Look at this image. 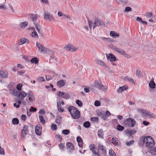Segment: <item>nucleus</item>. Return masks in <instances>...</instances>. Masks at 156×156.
<instances>
[{
    "instance_id": "26",
    "label": "nucleus",
    "mask_w": 156,
    "mask_h": 156,
    "mask_svg": "<svg viewBox=\"0 0 156 156\" xmlns=\"http://www.w3.org/2000/svg\"><path fill=\"white\" fill-rule=\"evenodd\" d=\"M116 2L118 4L126 5L128 2V0H115Z\"/></svg>"
},
{
    "instance_id": "25",
    "label": "nucleus",
    "mask_w": 156,
    "mask_h": 156,
    "mask_svg": "<svg viewBox=\"0 0 156 156\" xmlns=\"http://www.w3.org/2000/svg\"><path fill=\"white\" fill-rule=\"evenodd\" d=\"M147 151L150 153L152 155H156V147H154L151 149L148 150Z\"/></svg>"
},
{
    "instance_id": "49",
    "label": "nucleus",
    "mask_w": 156,
    "mask_h": 156,
    "mask_svg": "<svg viewBox=\"0 0 156 156\" xmlns=\"http://www.w3.org/2000/svg\"><path fill=\"white\" fill-rule=\"evenodd\" d=\"M124 129V127L120 125H118L117 126V129L119 131L122 130Z\"/></svg>"
},
{
    "instance_id": "47",
    "label": "nucleus",
    "mask_w": 156,
    "mask_h": 156,
    "mask_svg": "<svg viewBox=\"0 0 156 156\" xmlns=\"http://www.w3.org/2000/svg\"><path fill=\"white\" fill-rule=\"evenodd\" d=\"M39 118L40 121V122L43 124H44L45 123V121L44 119L43 116L42 115H39Z\"/></svg>"
},
{
    "instance_id": "18",
    "label": "nucleus",
    "mask_w": 156,
    "mask_h": 156,
    "mask_svg": "<svg viewBox=\"0 0 156 156\" xmlns=\"http://www.w3.org/2000/svg\"><path fill=\"white\" fill-rule=\"evenodd\" d=\"M29 42V40H28L26 38L23 37L20 39V42H19V45H22L25 43H28Z\"/></svg>"
},
{
    "instance_id": "2",
    "label": "nucleus",
    "mask_w": 156,
    "mask_h": 156,
    "mask_svg": "<svg viewBox=\"0 0 156 156\" xmlns=\"http://www.w3.org/2000/svg\"><path fill=\"white\" fill-rule=\"evenodd\" d=\"M68 110L71 116L74 119H79L80 117V112L77 108L73 106H69L68 108Z\"/></svg>"
},
{
    "instance_id": "33",
    "label": "nucleus",
    "mask_w": 156,
    "mask_h": 156,
    "mask_svg": "<svg viewBox=\"0 0 156 156\" xmlns=\"http://www.w3.org/2000/svg\"><path fill=\"white\" fill-rule=\"evenodd\" d=\"M98 150L97 149L92 151L93 156H100V155L98 153Z\"/></svg>"
},
{
    "instance_id": "24",
    "label": "nucleus",
    "mask_w": 156,
    "mask_h": 156,
    "mask_svg": "<svg viewBox=\"0 0 156 156\" xmlns=\"http://www.w3.org/2000/svg\"><path fill=\"white\" fill-rule=\"evenodd\" d=\"M31 28L34 30V31L31 33V35L33 37H34L36 38H38L39 37V36L37 34L36 31H35V29L34 28L32 27H31ZM30 29L31 28H30Z\"/></svg>"
},
{
    "instance_id": "7",
    "label": "nucleus",
    "mask_w": 156,
    "mask_h": 156,
    "mask_svg": "<svg viewBox=\"0 0 156 156\" xmlns=\"http://www.w3.org/2000/svg\"><path fill=\"white\" fill-rule=\"evenodd\" d=\"M36 45V46L38 48L39 51L43 53H46L47 52V48L44 46H42L39 42H37Z\"/></svg>"
},
{
    "instance_id": "56",
    "label": "nucleus",
    "mask_w": 156,
    "mask_h": 156,
    "mask_svg": "<svg viewBox=\"0 0 156 156\" xmlns=\"http://www.w3.org/2000/svg\"><path fill=\"white\" fill-rule=\"evenodd\" d=\"M37 80L39 82H41L45 81L44 78L42 77H40L38 78Z\"/></svg>"
},
{
    "instance_id": "37",
    "label": "nucleus",
    "mask_w": 156,
    "mask_h": 156,
    "mask_svg": "<svg viewBox=\"0 0 156 156\" xmlns=\"http://www.w3.org/2000/svg\"><path fill=\"white\" fill-rule=\"evenodd\" d=\"M97 62L101 66H103L105 67H107V66L105 64V62L99 60H97Z\"/></svg>"
},
{
    "instance_id": "42",
    "label": "nucleus",
    "mask_w": 156,
    "mask_h": 156,
    "mask_svg": "<svg viewBox=\"0 0 156 156\" xmlns=\"http://www.w3.org/2000/svg\"><path fill=\"white\" fill-rule=\"evenodd\" d=\"M28 24V22L27 21L24 22L20 24V27L21 28L25 27Z\"/></svg>"
},
{
    "instance_id": "63",
    "label": "nucleus",
    "mask_w": 156,
    "mask_h": 156,
    "mask_svg": "<svg viewBox=\"0 0 156 156\" xmlns=\"http://www.w3.org/2000/svg\"><path fill=\"white\" fill-rule=\"evenodd\" d=\"M98 118L97 117L91 118L90 119L91 121L94 122H97L98 121Z\"/></svg>"
},
{
    "instance_id": "34",
    "label": "nucleus",
    "mask_w": 156,
    "mask_h": 156,
    "mask_svg": "<svg viewBox=\"0 0 156 156\" xmlns=\"http://www.w3.org/2000/svg\"><path fill=\"white\" fill-rule=\"evenodd\" d=\"M107 89L108 88L106 86H104L102 84L101 85L100 87L99 88V90H100L104 92H106L107 91Z\"/></svg>"
},
{
    "instance_id": "15",
    "label": "nucleus",
    "mask_w": 156,
    "mask_h": 156,
    "mask_svg": "<svg viewBox=\"0 0 156 156\" xmlns=\"http://www.w3.org/2000/svg\"><path fill=\"white\" fill-rule=\"evenodd\" d=\"M76 140L78 143L79 146L82 147L83 144V140L81 138L80 136H78L76 138Z\"/></svg>"
},
{
    "instance_id": "21",
    "label": "nucleus",
    "mask_w": 156,
    "mask_h": 156,
    "mask_svg": "<svg viewBox=\"0 0 156 156\" xmlns=\"http://www.w3.org/2000/svg\"><path fill=\"white\" fill-rule=\"evenodd\" d=\"M88 22L89 27H88L87 25L85 26L84 27V28L85 29H86L87 30H89L90 29V30H91L92 23L91 21L89 20H88Z\"/></svg>"
},
{
    "instance_id": "57",
    "label": "nucleus",
    "mask_w": 156,
    "mask_h": 156,
    "mask_svg": "<svg viewBox=\"0 0 156 156\" xmlns=\"http://www.w3.org/2000/svg\"><path fill=\"white\" fill-rule=\"evenodd\" d=\"M69 97L70 96H69V95L68 94L66 93H64V94L62 97L63 98L66 99H67L69 98Z\"/></svg>"
},
{
    "instance_id": "12",
    "label": "nucleus",
    "mask_w": 156,
    "mask_h": 156,
    "mask_svg": "<svg viewBox=\"0 0 156 156\" xmlns=\"http://www.w3.org/2000/svg\"><path fill=\"white\" fill-rule=\"evenodd\" d=\"M67 149L70 152H72L74 150V147L73 144L70 142H68L66 144Z\"/></svg>"
},
{
    "instance_id": "10",
    "label": "nucleus",
    "mask_w": 156,
    "mask_h": 156,
    "mask_svg": "<svg viewBox=\"0 0 156 156\" xmlns=\"http://www.w3.org/2000/svg\"><path fill=\"white\" fill-rule=\"evenodd\" d=\"M42 126L38 124L36 126L35 129V133L37 135H40L41 133Z\"/></svg>"
},
{
    "instance_id": "51",
    "label": "nucleus",
    "mask_w": 156,
    "mask_h": 156,
    "mask_svg": "<svg viewBox=\"0 0 156 156\" xmlns=\"http://www.w3.org/2000/svg\"><path fill=\"white\" fill-rule=\"evenodd\" d=\"M89 148L90 150L92 151L96 149V148L95 147V145L94 144H91L89 146Z\"/></svg>"
},
{
    "instance_id": "40",
    "label": "nucleus",
    "mask_w": 156,
    "mask_h": 156,
    "mask_svg": "<svg viewBox=\"0 0 156 156\" xmlns=\"http://www.w3.org/2000/svg\"><path fill=\"white\" fill-rule=\"evenodd\" d=\"M124 79L126 81H128L130 83H134V82L132 78L126 76L125 78Z\"/></svg>"
},
{
    "instance_id": "59",
    "label": "nucleus",
    "mask_w": 156,
    "mask_h": 156,
    "mask_svg": "<svg viewBox=\"0 0 156 156\" xmlns=\"http://www.w3.org/2000/svg\"><path fill=\"white\" fill-rule=\"evenodd\" d=\"M62 133L65 135H67L69 133V131L68 129H64L62 131Z\"/></svg>"
},
{
    "instance_id": "55",
    "label": "nucleus",
    "mask_w": 156,
    "mask_h": 156,
    "mask_svg": "<svg viewBox=\"0 0 156 156\" xmlns=\"http://www.w3.org/2000/svg\"><path fill=\"white\" fill-rule=\"evenodd\" d=\"M0 75L3 78L7 77V76L5 74V73L3 71H1L0 72Z\"/></svg>"
},
{
    "instance_id": "41",
    "label": "nucleus",
    "mask_w": 156,
    "mask_h": 156,
    "mask_svg": "<svg viewBox=\"0 0 156 156\" xmlns=\"http://www.w3.org/2000/svg\"><path fill=\"white\" fill-rule=\"evenodd\" d=\"M136 132V131L135 130H129L127 131V133L131 136L132 135L135 133Z\"/></svg>"
},
{
    "instance_id": "29",
    "label": "nucleus",
    "mask_w": 156,
    "mask_h": 156,
    "mask_svg": "<svg viewBox=\"0 0 156 156\" xmlns=\"http://www.w3.org/2000/svg\"><path fill=\"white\" fill-rule=\"evenodd\" d=\"M10 93L13 95L16 96L17 93H18V91L16 90L10 89L9 90Z\"/></svg>"
},
{
    "instance_id": "38",
    "label": "nucleus",
    "mask_w": 156,
    "mask_h": 156,
    "mask_svg": "<svg viewBox=\"0 0 156 156\" xmlns=\"http://www.w3.org/2000/svg\"><path fill=\"white\" fill-rule=\"evenodd\" d=\"M109 154L111 156H116L115 151L112 149L109 150Z\"/></svg>"
},
{
    "instance_id": "45",
    "label": "nucleus",
    "mask_w": 156,
    "mask_h": 156,
    "mask_svg": "<svg viewBox=\"0 0 156 156\" xmlns=\"http://www.w3.org/2000/svg\"><path fill=\"white\" fill-rule=\"evenodd\" d=\"M98 26L104 25L103 22L101 20H96Z\"/></svg>"
},
{
    "instance_id": "20",
    "label": "nucleus",
    "mask_w": 156,
    "mask_h": 156,
    "mask_svg": "<svg viewBox=\"0 0 156 156\" xmlns=\"http://www.w3.org/2000/svg\"><path fill=\"white\" fill-rule=\"evenodd\" d=\"M128 88V87L124 85L121 87H119L117 90L118 93H121L123 90H126Z\"/></svg>"
},
{
    "instance_id": "6",
    "label": "nucleus",
    "mask_w": 156,
    "mask_h": 156,
    "mask_svg": "<svg viewBox=\"0 0 156 156\" xmlns=\"http://www.w3.org/2000/svg\"><path fill=\"white\" fill-rule=\"evenodd\" d=\"M44 16L45 19L49 20L50 21H54V18L52 14L46 11H44Z\"/></svg>"
},
{
    "instance_id": "39",
    "label": "nucleus",
    "mask_w": 156,
    "mask_h": 156,
    "mask_svg": "<svg viewBox=\"0 0 156 156\" xmlns=\"http://www.w3.org/2000/svg\"><path fill=\"white\" fill-rule=\"evenodd\" d=\"M12 122L14 125L18 124L19 123V121L17 118H14L12 119Z\"/></svg>"
},
{
    "instance_id": "43",
    "label": "nucleus",
    "mask_w": 156,
    "mask_h": 156,
    "mask_svg": "<svg viewBox=\"0 0 156 156\" xmlns=\"http://www.w3.org/2000/svg\"><path fill=\"white\" fill-rule=\"evenodd\" d=\"M137 111L138 112H139L140 113H142L143 114H145V113H146V111L145 110H144L143 109H142L140 108H137Z\"/></svg>"
},
{
    "instance_id": "58",
    "label": "nucleus",
    "mask_w": 156,
    "mask_h": 156,
    "mask_svg": "<svg viewBox=\"0 0 156 156\" xmlns=\"http://www.w3.org/2000/svg\"><path fill=\"white\" fill-rule=\"evenodd\" d=\"M76 104L78 105L79 107H81L83 104L81 101L77 100L76 101Z\"/></svg>"
},
{
    "instance_id": "61",
    "label": "nucleus",
    "mask_w": 156,
    "mask_h": 156,
    "mask_svg": "<svg viewBox=\"0 0 156 156\" xmlns=\"http://www.w3.org/2000/svg\"><path fill=\"white\" fill-rule=\"evenodd\" d=\"M51 128L52 130H55L57 129V127L56 125L54 124H52L51 126Z\"/></svg>"
},
{
    "instance_id": "64",
    "label": "nucleus",
    "mask_w": 156,
    "mask_h": 156,
    "mask_svg": "<svg viewBox=\"0 0 156 156\" xmlns=\"http://www.w3.org/2000/svg\"><path fill=\"white\" fill-rule=\"evenodd\" d=\"M101 105L100 102L99 101H96L94 103V105L96 106H98Z\"/></svg>"
},
{
    "instance_id": "28",
    "label": "nucleus",
    "mask_w": 156,
    "mask_h": 156,
    "mask_svg": "<svg viewBox=\"0 0 156 156\" xmlns=\"http://www.w3.org/2000/svg\"><path fill=\"white\" fill-rule=\"evenodd\" d=\"M101 84V82L100 81L96 80L94 82V86L95 87L99 89Z\"/></svg>"
},
{
    "instance_id": "32",
    "label": "nucleus",
    "mask_w": 156,
    "mask_h": 156,
    "mask_svg": "<svg viewBox=\"0 0 156 156\" xmlns=\"http://www.w3.org/2000/svg\"><path fill=\"white\" fill-rule=\"evenodd\" d=\"M62 120V117L61 116L58 115L56 118L55 121L56 123L58 124V125H60L61 124V121Z\"/></svg>"
},
{
    "instance_id": "36",
    "label": "nucleus",
    "mask_w": 156,
    "mask_h": 156,
    "mask_svg": "<svg viewBox=\"0 0 156 156\" xmlns=\"http://www.w3.org/2000/svg\"><path fill=\"white\" fill-rule=\"evenodd\" d=\"M38 61H39L37 58L36 57L33 58L30 60V62L32 63H34L36 64L38 63Z\"/></svg>"
},
{
    "instance_id": "62",
    "label": "nucleus",
    "mask_w": 156,
    "mask_h": 156,
    "mask_svg": "<svg viewBox=\"0 0 156 156\" xmlns=\"http://www.w3.org/2000/svg\"><path fill=\"white\" fill-rule=\"evenodd\" d=\"M131 10L132 9L130 7H127L125 8V12H128L131 11Z\"/></svg>"
},
{
    "instance_id": "60",
    "label": "nucleus",
    "mask_w": 156,
    "mask_h": 156,
    "mask_svg": "<svg viewBox=\"0 0 156 156\" xmlns=\"http://www.w3.org/2000/svg\"><path fill=\"white\" fill-rule=\"evenodd\" d=\"M28 126L27 125H24L23 126V129H22L23 131H25L27 132H28Z\"/></svg>"
},
{
    "instance_id": "13",
    "label": "nucleus",
    "mask_w": 156,
    "mask_h": 156,
    "mask_svg": "<svg viewBox=\"0 0 156 156\" xmlns=\"http://www.w3.org/2000/svg\"><path fill=\"white\" fill-rule=\"evenodd\" d=\"M113 49L115 50V51L123 55H125V51L122 49L119 48L115 46L114 47H113Z\"/></svg>"
},
{
    "instance_id": "14",
    "label": "nucleus",
    "mask_w": 156,
    "mask_h": 156,
    "mask_svg": "<svg viewBox=\"0 0 156 156\" xmlns=\"http://www.w3.org/2000/svg\"><path fill=\"white\" fill-rule=\"evenodd\" d=\"M66 82L62 80L58 81L57 83V86L59 88H61L65 85Z\"/></svg>"
},
{
    "instance_id": "50",
    "label": "nucleus",
    "mask_w": 156,
    "mask_h": 156,
    "mask_svg": "<svg viewBox=\"0 0 156 156\" xmlns=\"http://www.w3.org/2000/svg\"><path fill=\"white\" fill-rule=\"evenodd\" d=\"M102 40L105 41L106 42H110L112 41V40L111 38H105V37H103L102 38Z\"/></svg>"
},
{
    "instance_id": "9",
    "label": "nucleus",
    "mask_w": 156,
    "mask_h": 156,
    "mask_svg": "<svg viewBox=\"0 0 156 156\" xmlns=\"http://www.w3.org/2000/svg\"><path fill=\"white\" fill-rule=\"evenodd\" d=\"M18 93L17 94V95L16 96L18 97L19 99L22 101H23L24 98L27 95V94L23 91H18Z\"/></svg>"
},
{
    "instance_id": "19",
    "label": "nucleus",
    "mask_w": 156,
    "mask_h": 156,
    "mask_svg": "<svg viewBox=\"0 0 156 156\" xmlns=\"http://www.w3.org/2000/svg\"><path fill=\"white\" fill-rule=\"evenodd\" d=\"M97 114L98 116L101 117V118L104 120H105L106 119V115L105 114L102 112L100 111L97 112Z\"/></svg>"
},
{
    "instance_id": "46",
    "label": "nucleus",
    "mask_w": 156,
    "mask_h": 156,
    "mask_svg": "<svg viewBox=\"0 0 156 156\" xmlns=\"http://www.w3.org/2000/svg\"><path fill=\"white\" fill-rule=\"evenodd\" d=\"M90 124L89 122L87 121L84 123L83 126L86 128H89L90 126Z\"/></svg>"
},
{
    "instance_id": "31",
    "label": "nucleus",
    "mask_w": 156,
    "mask_h": 156,
    "mask_svg": "<svg viewBox=\"0 0 156 156\" xmlns=\"http://www.w3.org/2000/svg\"><path fill=\"white\" fill-rule=\"evenodd\" d=\"M136 19L137 21L140 22V23H142L144 24L147 25V22L142 20L141 18L140 17H137Z\"/></svg>"
},
{
    "instance_id": "52",
    "label": "nucleus",
    "mask_w": 156,
    "mask_h": 156,
    "mask_svg": "<svg viewBox=\"0 0 156 156\" xmlns=\"http://www.w3.org/2000/svg\"><path fill=\"white\" fill-rule=\"evenodd\" d=\"M136 75L138 77H140L141 76V73L140 70V69H138L137 70L136 72Z\"/></svg>"
},
{
    "instance_id": "54",
    "label": "nucleus",
    "mask_w": 156,
    "mask_h": 156,
    "mask_svg": "<svg viewBox=\"0 0 156 156\" xmlns=\"http://www.w3.org/2000/svg\"><path fill=\"white\" fill-rule=\"evenodd\" d=\"M134 142L133 140H132L129 142H126V144L128 146H129L132 145Z\"/></svg>"
},
{
    "instance_id": "27",
    "label": "nucleus",
    "mask_w": 156,
    "mask_h": 156,
    "mask_svg": "<svg viewBox=\"0 0 156 156\" xmlns=\"http://www.w3.org/2000/svg\"><path fill=\"white\" fill-rule=\"evenodd\" d=\"M110 35L113 38H115L119 36V34L114 31H111L110 32Z\"/></svg>"
},
{
    "instance_id": "35",
    "label": "nucleus",
    "mask_w": 156,
    "mask_h": 156,
    "mask_svg": "<svg viewBox=\"0 0 156 156\" xmlns=\"http://www.w3.org/2000/svg\"><path fill=\"white\" fill-rule=\"evenodd\" d=\"M103 131L102 129H100L98 132V135L99 137L103 138Z\"/></svg>"
},
{
    "instance_id": "16",
    "label": "nucleus",
    "mask_w": 156,
    "mask_h": 156,
    "mask_svg": "<svg viewBox=\"0 0 156 156\" xmlns=\"http://www.w3.org/2000/svg\"><path fill=\"white\" fill-rule=\"evenodd\" d=\"M112 144L115 145H119L120 144V141L117 138H112Z\"/></svg>"
},
{
    "instance_id": "5",
    "label": "nucleus",
    "mask_w": 156,
    "mask_h": 156,
    "mask_svg": "<svg viewBox=\"0 0 156 156\" xmlns=\"http://www.w3.org/2000/svg\"><path fill=\"white\" fill-rule=\"evenodd\" d=\"M125 124L128 127H132L135 125V122L134 119L129 118L125 121Z\"/></svg>"
},
{
    "instance_id": "3",
    "label": "nucleus",
    "mask_w": 156,
    "mask_h": 156,
    "mask_svg": "<svg viewBox=\"0 0 156 156\" xmlns=\"http://www.w3.org/2000/svg\"><path fill=\"white\" fill-rule=\"evenodd\" d=\"M37 14L33 15L31 16V20L34 22V25L37 30L38 33L40 34V36L41 37H42L43 36V34L41 32L40 25L37 21Z\"/></svg>"
},
{
    "instance_id": "44",
    "label": "nucleus",
    "mask_w": 156,
    "mask_h": 156,
    "mask_svg": "<svg viewBox=\"0 0 156 156\" xmlns=\"http://www.w3.org/2000/svg\"><path fill=\"white\" fill-rule=\"evenodd\" d=\"M145 114L148 115L150 117L152 118H154L155 117V115L154 114L148 112H146L145 113Z\"/></svg>"
},
{
    "instance_id": "23",
    "label": "nucleus",
    "mask_w": 156,
    "mask_h": 156,
    "mask_svg": "<svg viewBox=\"0 0 156 156\" xmlns=\"http://www.w3.org/2000/svg\"><path fill=\"white\" fill-rule=\"evenodd\" d=\"M57 108L58 111L59 112H63L64 111V110L62 108H61V105L60 103V101H57Z\"/></svg>"
},
{
    "instance_id": "8",
    "label": "nucleus",
    "mask_w": 156,
    "mask_h": 156,
    "mask_svg": "<svg viewBox=\"0 0 156 156\" xmlns=\"http://www.w3.org/2000/svg\"><path fill=\"white\" fill-rule=\"evenodd\" d=\"M64 49L72 52H74L78 49V48H75L72 45L68 44L64 47Z\"/></svg>"
},
{
    "instance_id": "1",
    "label": "nucleus",
    "mask_w": 156,
    "mask_h": 156,
    "mask_svg": "<svg viewBox=\"0 0 156 156\" xmlns=\"http://www.w3.org/2000/svg\"><path fill=\"white\" fill-rule=\"evenodd\" d=\"M146 147L149 148L153 147L155 144V142L152 138L150 136H142L140 139L139 142V144L140 146H142L144 144Z\"/></svg>"
},
{
    "instance_id": "4",
    "label": "nucleus",
    "mask_w": 156,
    "mask_h": 156,
    "mask_svg": "<svg viewBox=\"0 0 156 156\" xmlns=\"http://www.w3.org/2000/svg\"><path fill=\"white\" fill-rule=\"evenodd\" d=\"M27 104L30 105L33 103L35 101L34 95L31 91L27 93Z\"/></svg>"
},
{
    "instance_id": "30",
    "label": "nucleus",
    "mask_w": 156,
    "mask_h": 156,
    "mask_svg": "<svg viewBox=\"0 0 156 156\" xmlns=\"http://www.w3.org/2000/svg\"><path fill=\"white\" fill-rule=\"evenodd\" d=\"M149 85L151 88L154 89L155 87V84L154 81L151 80L149 83Z\"/></svg>"
},
{
    "instance_id": "11",
    "label": "nucleus",
    "mask_w": 156,
    "mask_h": 156,
    "mask_svg": "<svg viewBox=\"0 0 156 156\" xmlns=\"http://www.w3.org/2000/svg\"><path fill=\"white\" fill-rule=\"evenodd\" d=\"M106 55L107 58L112 62L116 60V58L114 55L110 53L108 54H106Z\"/></svg>"
},
{
    "instance_id": "22",
    "label": "nucleus",
    "mask_w": 156,
    "mask_h": 156,
    "mask_svg": "<svg viewBox=\"0 0 156 156\" xmlns=\"http://www.w3.org/2000/svg\"><path fill=\"white\" fill-rule=\"evenodd\" d=\"M144 16L146 17L147 18L150 19L154 17V15L151 12H147L144 15Z\"/></svg>"
},
{
    "instance_id": "53",
    "label": "nucleus",
    "mask_w": 156,
    "mask_h": 156,
    "mask_svg": "<svg viewBox=\"0 0 156 156\" xmlns=\"http://www.w3.org/2000/svg\"><path fill=\"white\" fill-rule=\"evenodd\" d=\"M56 138L60 142H61L62 140V137L60 135H57L55 136Z\"/></svg>"
},
{
    "instance_id": "17",
    "label": "nucleus",
    "mask_w": 156,
    "mask_h": 156,
    "mask_svg": "<svg viewBox=\"0 0 156 156\" xmlns=\"http://www.w3.org/2000/svg\"><path fill=\"white\" fill-rule=\"evenodd\" d=\"M98 147L99 150L102 151L103 153H106V148L104 146L99 143Z\"/></svg>"
},
{
    "instance_id": "48",
    "label": "nucleus",
    "mask_w": 156,
    "mask_h": 156,
    "mask_svg": "<svg viewBox=\"0 0 156 156\" xmlns=\"http://www.w3.org/2000/svg\"><path fill=\"white\" fill-rule=\"evenodd\" d=\"M28 133V132L24 131H23V130H22L21 132V136L22 138H24Z\"/></svg>"
}]
</instances>
